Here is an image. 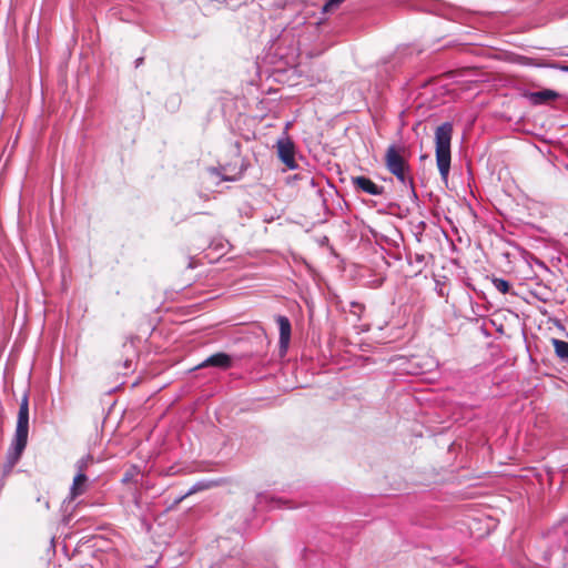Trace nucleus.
Instances as JSON below:
<instances>
[{
  "mask_svg": "<svg viewBox=\"0 0 568 568\" xmlns=\"http://www.w3.org/2000/svg\"><path fill=\"white\" fill-rule=\"evenodd\" d=\"M29 435V398L24 395L20 402L18 420L12 443V449L9 452L8 460L13 466L21 457L28 444Z\"/></svg>",
  "mask_w": 568,
  "mask_h": 568,
  "instance_id": "f257e3e1",
  "label": "nucleus"
},
{
  "mask_svg": "<svg viewBox=\"0 0 568 568\" xmlns=\"http://www.w3.org/2000/svg\"><path fill=\"white\" fill-rule=\"evenodd\" d=\"M453 125L445 122L437 126L435 132L436 162L442 180L447 181L450 170V141Z\"/></svg>",
  "mask_w": 568,
  "mask_h": 568,
  "instance_id": "f03ea898",
  "label": "nucleus"
},
{
  "mask_svg": "<svg viewBox=\"0 0 568 568\" xmlns=\"http://www.w3.org/2000/svg\"><path fill=\"white\" fill-rule=\"evenodd\" d=\"M386 169L396 176L398 182L408 187L415 195L414 181L408 174L409 166L395 145H389L385 154Z\"/></svg>",
  "mask_w": 568,
  "mask_h": 568,
  "instance_id": "7ed1b4c3",
  "label": "nucleus"
},
{
  "mask_svg": "<svg viewBox=\"0 0 568 568\" xmlns=\"http://www.w3.org/2000/svg\"><path fill=\"white\" fill-rule=\"evenodd\" d=\"M233 364V357L226 353L219 352L215 354H212L207 358H205L203 362H201L199 365L194 367V369H202V368H217L225 371L230 368Z\"/></svg>",
  "mask_w": 568,
  "mask_h": 568,
  "instance_id": "20e7f679",
  "label": "nucleus"
},
{
  "mask_svg": "<svg viewBox=\"0 0 568 568\" xmlns=\"http://www.w3.org/2000/svg\"><path fill=\"white\" fill-rule=\"evenodd\" d=\"M277 153L281 161L290 169L294 170L297 168L295 161V149L293 142L287 139H280L277 141Z\"/></svg>",
  "mask_w": 568,
  "mask_h": 568,
  "instance_id": "39448f33",
  "label": "nucleus"
},
{
  "mask_svg": "<svg viewBox=\"0 0 568 568\" xmlns=\"http://www.w3.org/2000/svg\"><path fill=\"white\" fill-rule=\"evenodd\" d=\"M227 479L226 478H214V479H201V480H197L195 484H193L190 489L184 493L182 496H180L175 503L179 504L181 503L183 499H185L186 497L189 496H192L196 493H200V491H204V490H209V489H212V488H215V487H220V486H223V485H226L227 484Z\"/></svg>",
  "mask_w": 568,
  "mask_h": 568,
  "instance_id": "423d86ee",
  "label": "nucleus"
},
{
  "mask_svg": "<svg viewBox=\"0 0 568 568\" xmlns=\"http://www.w3.org/2000/svg\"><path fill=\"white\" fill-rule=\"evenodd\" d=\"M276 323L278 325L280 331V354L283 356L286 354L290 346L292 326L290 320L283 315L277 316Z\"/></svg>",
  "mask_w": 568,
  "mask_h": 568,
  "instance_id": "0eeeda50",
  "label": "nucleus"
},
{
  "mask_svg": "<svg viewBox=\"0 0 568 568\" xmlns=\"http://www.w3.org/2000/svg\"><path fill=\"white\" fill-rule=\"evenodd\" d=\"M352 182L357 190L371 195H381L384 191L383 186L377 185L366 176H355L352 179Z\"/></svg>",
  "mask_w": 568,
  "mask_h": 568,
  "instance_id": "6e6552de",
  "label": "nucleus"
},
{
  "mask_svg": "<svg viewBox=\"0 0 568 568\" xmlns=\"http://www.w3.org/2000/svg\"><path fill=\"white\" fill-rule=\"evenodd\" d=\"M207 173L213 178H219L216 184L222 181H234L236 176L241 173L242 169L239 172H235V168H231L230 165L223 166H209L206 169Z\"/></svg>",
  "mask_w": 568,
  "mask_h": 568,
  "instance_id": "1a4fd4ad",
  "label": "nucleus"
},
{
  "mask_svg": "<svg viewBox=\"0 0 568 568\" xmlns=\"http://www.w3.org/2000/svg\"><path fill=\"white\" fill-rule=\"evenodd\" d=\"M525 97L530 101L534 105L545 104L550 100H556L559 98V93L551 89H544L535 92H527Z\"/></svg>",
  "mask_w": 568,
  "mask_h": 568,
  "instance_id": "9d476101",
  "label": "nucleus"
},
{
  "mask_svg": "<svg viewBox=\"0 0 568 568\" xmlns=\"http://www.w3.org/2000/svg\"><path fill=\"white\" fill-rule=\"evenodd\" d=\"M88 483L89 478L87 474H75L69 491V500H74L79 496L83 495L88 489Z\"/></svg>",
  "mask_w": 568,
  "mask_h": 568,
  "instance_id": "9b49d317",
  "label": "nucleus"
},
{
  "mask_svg": "<svg viewBox=\"0 0 568 568\" xmlns=\"http://www.w3.org/2000/svg\"><path fill=\"white\" fill-rule=\"evenodd\" d=\"M551 343L554 345L557 357H559L562 362L568 363V342L552 338Z\"/></svg>",
  "mask_w": 568,
  "mask_h": 568,
  "instance_id": "f8f14e48",
  "label": "nucleus"
},
{
  "mask_svg": "<svg viewBox=\"0 0 568 568\" xmlns=\"http://www.w3.org/2000/svg\"><path fill=\"white\" fill-rule=\"evenodd\" d=\"M94 464V458L91 454H87L77 460L74 467L77 469V474H87V470L90 466Z\"/></svg>",
  "mask_w": 568,
  "mask_h": 568,
  "instance_id": "ddd939ff",
  "label": "nucleus"
},
{
  "mask_svg": "<svg viewBox=\"0 0 568 568\" xmlns=\"http://www.w3.org/2000/svg\"><path fill=\"white\" fill-rule=\"evenodd\" d=\"M491 283L494 287L503 294H507L510 291V283L500 277H493Z\"/></svg>",
  "mask_w": 568,
  "mask_h": 568,
  "instance_id": "4468645a",
  "label": "nucleus"
},
{
  "mask_svg": "<svg viewBox=\"0 0 568 568\" xmlns=\"http://www.w3.org/2000/svg\"><path fill=\"white\" fill-rule=\"evenodd\" d=\"M526 60H527V64H531V65H536V67L556 68V69H560L564 72H568V65H559V64H556V63H552V64L535 63V62H532L534 60L530 59V58H527Z\"/></svg>",
  "mask_w": 568,
  "mask_h": 568,
  "instance_id": "2eb2a0df",
  "label": "nucleus"
},
{
  "mask_svg": "<svg viewBox=\"0 0 568 568\" xmlns=\"http://www.w3.org/2000/svg\"><path fill=\"white\" fill-rule=\"evenodd\" d=\"M345 0H327L326 3L323 7L324 12H331L335 9H337L341 3H343Z\"/></svg>",
  "mask_w": 568,
  "mask_h": 568,
  "instance_id": "dca6fc26",
  "label": "nucleus"
},
{
  "mask_svg": "<svg viewBox=\"0 0 568 568\" xmlns=\"http://www.w3.org/2000/svg\"><path fill=\"white\" fill-rule=\"evenodd\" d=\"M132 478V471H126L122 478L123 483H129Z\"/></svg>",
  "mask_w": 568,
  "mask_h": 568,
  "instance_id": "f3484780",
  "label": "nucleus"
},
{
  "mask_svg": "<svg viewBox=\"0 0 568 568\" xmlns=\"http://www.w3.org/2000/svg\"><path fill=\"white\" fill-rule=\"evenodd\" d=\"M245 119H246V116H245V115L240 114V116H239V119H237V121H236V125L240 128V122H241V121L245 122Z\"/></svg>",
  "mask_w": 568,
  "mask_h": 568,
  "instance_id": "a211bd4d",
  "label": "nucleus"
},
{
  "mask_svg": "<svg viewBox=\"0 0 568 568\" xmlns=\"http://www.w3.org/2000/svg\"><path fill=\"white\" fill-rule=\"evenodd\" d=\"M415 260H416V262L422 263L424 261V255L416 254Z\"/></svg>",
  "mask_w": 568,
  "mask_h": 568,
  "instance_id": "6ab92c4d",
  "label": "nucleus"
},
{
  "mask_svg": "<svg viewBox=\"0 0 568 568\" xmlns=\"http://www.w3.org/2000/svg\"><path fill=\"white\" fill-rule=\"evenodd\" d=\"M143 63V58H138L135 60V68H139Z\"/></svg>",
  "mask_w": 568,
  "mask_h": 568,
  "instance_id": "aec40b11",
  "label": "nucleus"
},
{
  "mask_svg": "<svg viewBox=\"0 0 568 568\" xmlns=\"http://www.w3.org/2000/svg\"><path fill=\"white\" fill-rule=\"evenodd\" d=\"M352 306H353V307H356V308H359V311H362V310L364 308V306H363L362 304H359V303H355V302H354V303H352Z\"/></svg>",
  "mask_w": 568,
  "mask_h": 568,
  "instance_id": "412c9836",
  "label": "nucleus"
},
{
  "mask_svg": "<svg viewBox=\"0 0 568 568\" xmlns=\"http://www.w3.org/2000/svg\"><path fill=\"white\" fill-rule=\"evenodd\" d=\"M264 498H266V497H265V496H263V495H258V496H257L258 504H262V500H263Z\"/></svg>",
  "mask_w": 568,
  "mask_h": 568,
  "instance_id": "4be33fe9",
  "label": "nucleus"
},
{
  "mask_svg": "<svg viewBox=\"0 0 568 568\" xmlns=\"http://www.w3.org/2000/svg\"><path fill=\"white\" fill-rule=\"evenodd\" d=\"M124 366L129 368L131 366V362L130 361H125Z\"/></svg>",
  "mask_w": 568,
  "mask_h": 568,
  "instance_id": "5701e85b",
  "label": "nucleus"
},
{
  "mask_svg": "<svg viewBox=\"0 0 568 568\" xmlns=\"http://www.w3.org/2000/svg\"><path fill=\"white\" fill-rule=\"evenodd\" d=\"M44 507H45L47 509H49V501H48V500H44Z\"/></svg>",
  "mask_w": 568,
  "mask_h": 568,
  "instance_id": "b1692460",
  "label": "nucleus"
},
{
  "mask_svg": "<svg viewBox=\"0 0 568 568\" xmlns=\"http://www.w3.org/2000/svg\"><path fill=\"white\" fill-rule=\"evenodd\" d=\"M242 136L244 138V140H248V138L244 133H242Z\"/></svg>",
  "mask_w": 568,
  "mask_h": 568,
  "instance_id": "393cba45",
  "label": "nucleus"
}]
</instances>
